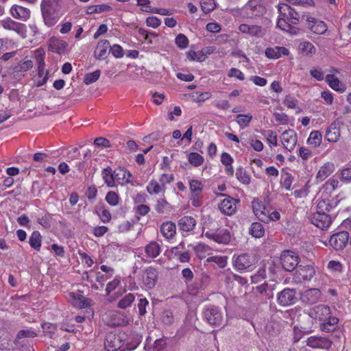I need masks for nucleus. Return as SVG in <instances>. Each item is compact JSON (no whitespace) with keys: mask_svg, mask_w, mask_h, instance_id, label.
<instances>
[{"mask_svg":"<svg viewBox=\"0 0 351 351\" xmlns=\"http://www.w3.org/2000/svg\"><path fill=\"white\" fill-rule=\"evenodd\" d=\"M274 289V286H269L266 282H264L263 284L256 287V291L258 292L260 294L265 295V297L267 298H273Z\"/></svg>","mask_w":351,"mask_h":351,"instance_id":"c03bdc74","label":"nucleus"},{"mask_svg":"<svg viewBox=\"0 0 351 351\" xmlns=\"http://www.w3.org/2000/svg\"><path fill=\"white\" fill-rule=\"evenodd\" d=\"M253 212L257 218L264 223H268V217H267L269 209L267 208L265 204L258 199H254L252 202Z\"/></svg>","mask_w":351,"mask_h":351,"instance_id":"2eb2a0df","label":"nucleus"},{"mask_svg":"<svg viewBox=\"0 0 351 351\" xmlns=\"http://www.w3.org/2000/svg\"><path fill=\"white\" fill-rule=\"evenodd\" d=\"M120 284V278L116 277L112 281L109 282L106 288V292L107 295H109L112 291H114Z\"/></svg>","mask_w":351,"mask_h":351,"instance_id":"0e129e2a","label":"nucleus"},{"mask_svg":"<svg viewBox=\"0 0 351 351\" xmlns=\"http://www.w3.org/2000/svg\"><path fill=\"white\" fill-rule=\"evenodd\" d=\"M101 176L104 182L108 187H113L114 186L116 178L114 176V171H112L110 167L104 169L101 171Z\"/></svg>","mask_w":351,"mask_h":351,"instance_id":"f704fd0d","label":"nucleus"},{"mask_svg":"<svg viewBox=\"0 0 351 351\" xmlns=\"http://www.w3.org/2000/svg\"><path fill=\"white\" fill-rule=\"evenodd\" d=\"M339 178L344 182H351V167H343L339 171Z\"/></svg>","mask_w":351,"mask_h":351,"instance_id":"5fc2aeb1","label":"nucleus"},{"mask_svg":"<svg viewBox=\"0 0 351 351\" xmlns=\"http://www.w3.org/2000/svg\"><path fill=\"white\" fill-rule=\"evenodd\" d=\"M0 23L4 29L12 30L17 33L23 32L25 27L24 24L16 22L10 18H7L1 21Z\"/></svg>","mask_w":351,"mask_h":351,"instance_id":"a878e982","label":"nucleus"},{"mask_svg":"<svg viewBox=\"0 0 351 351\" xmlns=\"http://www.w3.org/2000/svg\"><path fill=\"white\" fill-rule=\"evenodd\" d=\"M165 186H162L161 184H159L156 180H152L148 185L147 186V191L150 194H158L160 192L165 191Z\"/></svg>","mask_w":351,"mask_h":351,"instance_id":"4c0bfd02","label":"nucleus"},{"mask_svg":"<svg viewBox=\"0 0 351 351\" xmlns=\"http://www.w3.org/2000/svg\"><path fill=\"white\" fill-rule=\"evenodd\" d=\"M315 275V269L311 265H300L296 268L294 274V280L298 283L309 282Z\"/></svg>","mask_w":351,"mask_h":351,"instance_id":"39448f33","label":"nucleus"},{"mask_svg":"<svg viewBox=\"0 0 351 351\" xmlns=\"http://www.w3.org/2000/svg\"><path fill=\"white\" fill-rule=\"evenodd\" d=\"M195 226L196 221L191 216H184L181 217L178 222V229L182 232L183 235H184V232L187 234L188 232H191Z\"/></svg>","mask_w":351,"mask_h":351,"instance_id":"412c9836","label":"nucleus"},{"mask_svg":"<svg viewBox=\"0 0 351 351\" xmlns=\"http://www.w3.org/2000/svg\"><path fill=\"white\" fill-rule=\"evenodd\" d=\"M203 232L206 237L216 243L227 244L230 241L231 234L227 228H217L206 231L204 230Z\"/></svg>","mask_w":351,"mask_h":351,"instance_id":"423d86ee","label":"nucleus"},{"mask_svg":"<svg viewBox=\"0 0 351 351\" xmlns=\"http://www.w3.org/2000/svg\"><path fill=\"white\" fill-rule=\"evenodd\" d=\"M106 316L110 318L108 324L111 326H125L129 323L128 317L120 311H110L106 314Z\"/></svg>","mask_w":351,"mask_h":351,"instance_id":"ddd939ff","label":"nucleus"},{"mask_svg":"<svg viewBox=\"0 0 351 351\" xmlns=\"http://www.w3.org/2000/svg\"><path fill=\"white\" fill-rule=\"evenodd\" d=\"M201 8L204 13H208L215 8L214 0H202L201 1Z\"/></svg>","mask_w":351,"mask_h":351,"instance_id":"052dcab7","label":"nucleus"},{"mask_svg":"<svg viewBox=\"0 0 351 351\" xmlns=\"http://www.w3.org/2000/svg\"><path fill=\"white\" fill-rule=\"evenodd\" d=\"M293 180V177L291 174L287 172L283 176H282L280 186L282 188H285L287 191H290L291 189L292 182Z\"/></svg>","mask_w":351,"mask_h":351,"instance_id":"09e8293b","label":"nucleus"},{"mask_svg":"<svg viewBox=\"0 0 351 351\" xmlns=\"http://www.w3.org/2000/svg\"><path fill=\"white\" fill-rule=\"evenodd\" d=\"M278 10L280 16L277 27L291 34H296L298 29L295 27V25L298 24L300 21L298 13L287 3H279Z\"/></svg>","mask_w":351,"mask_h":351,"instance_id":"f03ea898","label":"nucleus"},{"mask_svg":"<svg viewBox=\"0 0 351 351\" xmlns=\"http://www.w3.org/2000/svg\"><path fill=\"white\" fill-rule=\"evenodd\" d=\"M249 233L255 238H261L265 234V229L261 223L254 222L249 228Z\"/></svg>","mask_w":351,"mask_h":351,"instance_id":"58836bf2","label":"nucleus"},{"mask_svg":"<svg viewBox=\"0 0 351 351\" xmlns=\"http://www.w3.org/2000/svg\"><path fill=\"white\" fill-rule=\"evenodd\" d=\"M51 217L49 214H45L42 217L37 218V222L45 228H49L51 227Z\"/></svg>","mask_w":351,"mask_h":351,"instance_id":"bf43d9fd","label":"nucleus"},{"mask_svg":"<svg viewBox=\"0 0 351 351\" xmlns=\"http://www.w3.org/2000/svg\"><path fill=\"white\" fill-rule=\"evenodd\" d=\"M332 206L327 201L322 199L318 202L315 213H326V212H329Z\"/></svg>","mask_w":351,"mask_h":351,"instance_id":"680f3d73","label":"nucleus"},{"mask_svg":"<svg viewBox=\"0 0 351 351\" xmlns=\"http://www.w3.org/2000/svg\"><path fill=\"white\" fill-rule=\"evenodd\" d=\"M189 188L191 191V195H202L203 184L197 180H191L189 181Z\"/></svg>","mask_w":351,"mask_h":351,"instance_id":"37998d69","label":"nucleus"},{"mask_svg":"<svg viewBox=\"0 0 351 351\" xmlns=\"http://www.w3.org/2000/svg\"><path fill=\"white\" fill-rule=\"evenodd\" d=\"M108 48H110V43L108 40L99 41L94 52L95 58L97 60L104 59L106 57Z\"/></svg>","mask_w":351,"mask_h":351,"instance_id":"bb28decb","label":"nucleus"},{"mask_svg":"<svg viewBox=\"0 0 351 351\" xmlns=\"http://www.w3.org/2000/svg\"><path fill=\"white\" fill-rule=\"evenodd\" d=\"M310 221L312 224L322 230L327 229L332 223L330 215L322 213H313L310 216Z\"/></svg>","mask_w":351,"mask_h":351,"instance_id":"f8f14e48","label":"nucleus"},{"mask_svg":"<svg viewBox=\"0 0 351 351\" xmlns=\"http://www.w3.org/2000/svg\"><path fill=\"white\" fill-rule=\"evenodd\" d=\"M239 29L243 34H248L251 36H262L264 34L263 29L261 26L255 25H247L245 23L241 24Z\"/></svg>","mask_w":351,"mask_h":351,"instance_id":"5701e85b","label":"nucleus"},{"mask_svg":"<svg viewBox=\"0 0 351 351\" xmlns=\"http://www.w3.org/2000/svg\"><path fill=\"white\" fill-rule=\"evenodd\" d=\"M41 242L40 233L37 230L34 231L29 239L30 246L34 250L39 251L41 246Z\"/></svg>","mask_w":351,"mask_h":351,"instance_id":"79ce46f5","label":"nucleus"},{"mask_svg":"<svg viewBox=\"0 0 351 351\" xmlns=\"http://www.w3.org/2000/svg\"><path fill=\"white\" fill-rule=\"evenodd\" d=\"M110 51L117 58H121L123 57L124 53L123 48L119 45H114L110 47Z\"/></svg>","mask_w":351,"mask_h":351,"instance_id":"69168bd1","label":"nucleus"},{"mask_svg":"<svg viewBox=\"0 0 351 351\" xmlns=\"http://www.w3.org/2000/svg\"><path fill=\"white\" fill-rule=\"evenodd\" d=\"M255 258L248 254H242L233 256V263L236 269L239 271H245L250 269L255 263Z\"/></svg>","mask_w":351,"mask_h":351,"instance_id":"1a4fd4ad","label":"nucleus"},{"mask_svg":"<svg viewBox=\"0 0 351 351\" xmlns=\"http://www.w3.org/2000/svg\"><path fill=\"white\" fill-rule=\"evenodd\" d=\"M300 257L298 254L291 250H284L280 256V263L282 268L287 271H292L298 267Z\"/></svg>","mask_w":351,"mask_h":351,"instance_id":"20e7f679","label":"nucleus"},{"mask_svg":"<svg viewBox=\"0 0 351 351\" xmlns=\"http://www.w3.org/2000/svg\"><path fill=\"white\" fill-rule=\"evenodd\" d=\"M38 337L37 332L33 328H24L19 330L14 341H23V339H34Z\"/></svg>","mask_w":351,"mask_h":351,"instance_id":"2f4dec72","label":"nucleus"},{"mask_svg":"<svg viewBox=\"0 0 351 351\" xmlns=\"http://www.w3.org/2000/svg\"><path fill=\"white\" fill-rule=\"evenodd\" d=\"M149 302L146 298H141L138 303V313L141 315L146 314V307L148 306Z\"/></svg>","mask_w":351,"mask_h":351,"instance_id":"338daca9","label":"nucleus"},{"mask_svg":"<svg viewBox=\"0 0 351 351\" xmlns=\"http://www.w3.org/2000/svg\"><path fill=\"white\" fill-rule=\"evenodd\" d=\"M298 49L305 56H311L316 52L315 46L308 41H304L300 43Z\"/></svg>","mask_w":351,"mask_h":351,"instance_id":"ea45409f","label":"nucleus"},{"mask_svg":"<svg viewBox=\"0 0 351 351\" xmlns=\"http://www.w3.org/2000/svg\"><path fill=\"white\" fill-rule=\"evenodd\" d=\"M219 195L226 197L219 205L220 211L224 215L230 216L235 213L237 210V204L239 201L224 193H221Z\"/></svg>","mask_w":351,"mask_h":351,"instance_id":"9d476101","label":"nucleus"},{"mask_svg":"<svg viewBox=\"0 0 351 351\" xmlns=\"http://www.w3.org/2000/svg\"><path fill=\"white\" fill-rule=\"evenodd\" d=\"M146 24L149 27L157 28L160 25L161 22L156 16H149L146 19Z\"/></svg>","mask_w":351,"mask_h":351,"instance_id":"774afa93","label":"nucleus"},{"mask_svg":"<svg viewBox=\"0 0 351 351\" xmlns=\"http://www.w3.org/2000/svg\"><path fill=\"white\" fill-rule=\"evenodd\" d=\"M14 343L20 351H36L32 341H27V343H24L23 341H14Z\"/></svg>","mask_w":351,"mask_h":351,"instance_id":"3c124183","label":"nucleus"},{"mask_svg":"<svg viewBox=\"0 0 351 351\" xmlns=\"http://www.w3.org/2000/svg\"><path fill=\"white\" fill-rule=\"evenodd\" d=\"M189 162L195 167L201 166L204 159L203 156L197 152H191L188 154Z\"/></svg>","mask_w":351,"mask_h":351,"instance_id":"a18cd8bd","label":"nucleus"},{"mask_svg":"<svg viewBox=\"0 0 351 351\" xmlns=\"http://www.w3.org/2000/svg\"><path fill=\"white\" fill-rule=\"evenodd\" d=\"M68 46V43L54 36L51 37L49 40V50L58 54L65 53Z\"/></svg>","mask_w":351,"mask_h":351,"instance_id":"4be33fe9","label":"nucleus"},{"mask_svg":"<svg viewBox=\"0 0 351 351\" xmlns=\"http://www.w3.org/2000/svg\"><path fill=\"white\" fill-rule=\"evenodd\" d=\"M207 262L215 263L221 268H223L227 265V257L221 256H213L207 258Z\"/></svg>","mask_w":351,"mask_h":351,"instance_id":"603ef678","label":"nucleus"},{"mask_svg":"<svg viewBox=\"0 0 351 351\" xmlns=\"http://www.w3.org/2000/svg\"><path fill=\"white\" fill-rule=\"evenodd\" d=\"M281 141L285 148L291 152L296 145L297 134L293 130H286L282 134Z\"/></svg>","mask_w":351,"mask_h":351,"instance_id":"4468645a","label":"nucleus"},{"mask_svg":"<svg viewBox=\"0 0 351 351\" xmlns=\"http://www.w3.org/2000/svg\"><path fill=\"white\" fill-rule=\"evenodd\" d=\"M135 300V295L134 293H128L125 294L117 304V306L121 309H125L130 306Z\"/></svg>","mask_w":351,"mask_h":351,"instance_id":"a19ab883","label":"nucleus"},{"mask_svg":"<svg viewBox=\"0 0 351 351\" xmlns=\"http://www.w3.org/2000/svg\"><path fill=\"white\" fill-rule=\"evenodd\" d=\"M245 10L248 14L254 16L262 15L265 13V8L258 2V0H250L245 6Z\"/></svg>","mask_w":351,"mask_h":351,"instance_id":"393cba45","label":"nucleus"},{"mask_svg":"<svg viewBox=\"0 0 351 351\" xmlns=\"http://www.w3.org/2000/svg\"><path fill=\"white\" fill-rule=\"evenodd\" d=\"M161 252L160 245L156 241H151L145 247L146 254L150 258L157 257Z\"/></svg>","mask_w":351,"mask_h":351,"instance_id":"c9c22d12","label":"nucleus"},{"mask_svg":"<svg viewBox=\"0 0 351 351\" xmlns=\"http://www.w3.org/2000/svg\"><path fill=\"white\" fill-rule=\"evenodd\" d=\"M306 23L308 28L316 34H324L328 29L327 25L324 21L311 16L307 17Z\"/></svg>","mask_w":351,"mask_h":351,"instance_id":"dca6fc26","label":"nucleus"},{"mask_svg":"<svg viewBox=\"0 0 351 351\" xmlns=\"http://www.w3.org/2000/svg\"><path fill=\"white\" fill-rule=\"evenodd\" d=\"M340 136V130L336 124L332 123L328 128L326 132V139L329 142H337Z\"/></svg>","mask_w":351,"mask_h":351,"instance_id":"473e14b6","label":"nucleus"},{"mask_svg":"<svg viewBox=\"0 0 351 351\" xmlns=\"http://www.w3.org/2000/svg\"><path fill=\"white\" fill-rule=\"evenodd\" d=\"M106 202L112 206H115L119 204V195L114 191H109L106 195Z\"/></svg>","mask_w":351,"mask_h":351,"instance_id":"13d9d810","label":"nucleus"},{"mask_svg":"<svg viewBox=\"0 0 351 351\" xmlns=\"http://www.w3.org/2000/svg\"><path fill=\"white\" fill-rule=\"evenodd\" d=\"M304 313L310 317L322 322L319 328L323 332H330L337 327L339 319L336 317L330 315V308L326 305L315 306L304 311Z\"/></svg>","mask_w":351,"mask_h":351,"instance_id":"f257e3e1","label":"nucleus"},{"mask_svg":"<svg viewBox=\"0 0 351 351\" xmlns=\"http://www.w3.org/2000/svg\"><path fill=\"white\" fill-rule=\"evenodd\" d=\"M100 75H101V71L99 70H96L92 73H87L84 76V82L86 85L93 84L98 80Z\"/></svg>","mask_w":351,"mask_h":351,"instance_id":"8fccbe9b","label":"nucleus"},{"mask_svg":"<svg viewBox=\"0 0 351 351\" xmlns=\"http://www.w3.org/2000/svg\"><path fill=\"white\" fill-rule=\"evenodd\" d=\"M169 206V204L165 199H160L157 201L155 209L158 213H165Z\"/></svg>","mask_w":351,"mask_h":351,"instance_id":"6e6d98bb","label":"nucleus"},{"mask_svg":"<svg viewBox=\"0 0 351 351\" xmlns=\"http://www.w3.org/2000/svg\"><path fill=\"white\" fill-rule=\"evenodd\" d=\"M42 16L45 24L48 27L55 25L59 20V16L56 10L43 12H42Z\"/></svg>","mask_w":351,"mask_h":351,"instance_id":"72a5a7b5","label":"nucleus"},{"mask_svg":"<svg viewBox=\"0 0 351 351\" xmlns=\"http://www.w3.org/2000/svg\"><path fill=\"white\" fill-rule=\"evenodd\" d=\"M298 301L295 289L285 288L276 295L278 304L282 307H287L295 304Z\"/></svg>","mask_w":351,"mask_h":351,"instance_id":"7ed1b4c3","label":"nucleus"},{"mask_svg":"<svg viewBox=\"0 0 351 351\" xmlns=\"http://www.w3.org/2000/svg\"><path fill=\"white\" fill-rule=\"evenodd\" d=\"M10 14L14 18L22 21H27L30 16V11L29 9L16 5H14L11 7Z\"/></svg>","mask_w":351,"mask_h":351,"instance_id":"b1692460","label":"nucleus"},{"mask_svg":"<svg viewBox=\"0 0 351 351\" xmlns=\"http://www.w3.org/2000/svg\"><path fill=\"white\" fill-rule=\"evenodd\" d=\"M308 346L314 349L328 350L332 346L331 340L326 337L311 336L306 340Z\"/></svg>","mask_w":351,"mask_h":351,"instance_id":"9b49d317","label":"nucleus"},{"mask_svg":"<svg viewBox=\"0 0 351 351\" xmlns=\"http://www.w3.org/2000/svg\"><path fill=\"white\" fill-rule=\"evenodd\" d=\"M160 232L166 239L173 238L176 232V226L172 221L164 222L160 226Z\"/></svg>","mask_w":351,"mask_h":351,"instance_id":"c756f323","label":"nucleus"},{"mask_svg":"<svg viewBox=\"0 0 351 351\" xmlns=\"http://www.w3.org/2000/svg\"><path fill=\"white\" fill-rule=\"evenodd\" d=\"M252 120V116L250 114H239L236 116V121L241 129H244Z\"/></svg>","mask_w":351,"mask_h":351,"instance_id":"49530a36","label":"nucleus"},{"mask_svg":"<svg viewBox=\"0 0 351 351\" xmlns=\"http://www.w3.org/2000/svg\"><path fill=\"white\" fill-rule=\"evenodd\" d=\"M236 177L239 182L244 184H248L250 182V176L242 167H239L237 169Z\"/></svg>","mask_w":351,"mask_h":351,"instance_id":"de8ad7c7","label":"nucleus"},{"mask_svg":"<svg viewBox=\"0 0 351 351\" xmlns=\"http://www.w3.org/2000/svg\"><path fill=\"white\" fill-rule=\"evenodd\" d=\"M335 171V165L332 162H328L322 166L318 171L316 179L319 181L324 180Z\"/></svg>","mask_w":351,"mask_h":351,"instance_id":"c85d7f7f","label":"nucleus"},{"mask_svg":"<svg viewBox=\"0 0 351 351\" xmlns=\"http://www.w3.org/2000/svg\"><path fill=\"white\" fill-rule=\"evenodd\" d=\"M326 82L328 83L329 86L333 90L338 91L339 93L344 92L346 88L343 84H342L339 79L335 77L334 75L328 74L325 77Z\"/></svg>","mask_w":351,"mask_h":351,"instance_id":"7c9ffc66","label":"nucleus"},{"mask_svg":"<svg viewBox=\"0 0 351 351\" xmlns=\"http://www.w3.org/2000/svg\"><path fill=\"white\" fill-rule=\"evenodd\" d=\"M288 54L289 49L284 47H269L265 50V56L271 59H278L282 55L287 56Z\"/></svg>","mask_w":351,"mask_h":351,"instance_id":"cd10ccee","label":"nucleus"},{"mask_svg":"<svg viewBox=\"0 0 351 351\" xmlns=\"http://www.w3.org/2000/svg\"><path fill=\"white\" fill-rule=\"evenodd\" d=\"M350 237L348 231L342 230L332 234L328 240V245L335 250H341L347 245Z\"/></svg>","mask_w":351,"mask_h":351,"instance_id":"6e6552de","label":"nucleus"},{"mask_svg":"<svg viewBox=\"0 0 351 351\" xmlns=\"http://www.w3.org/2000/svg\"><path fill=\"white\" fill-rule=\"evenodd\" d=\"M121 346L122 341L119 336L112 332L107 334L104 341L106 351H117Z\"/></svg>","mask_w":351,"mask_h":351,"instance_id":"f3484780","label":"nucleus"},{"mask_svg":"<svg viewBox=\"0 0 351 351\" xmlns=\"http://www.w3.org/2000/svg\"><path fill=\"white\" fill-rule=\"evenodd\" d=\"M116 180L121 185L132 184L133 185L132 174L125 168L119 167L114 171Z\"/></svg>","mask_w":351,"mask_h":351,"instance_id":"6ab92c4d","label":"nucleus"},{"mask_svg":"<svg viewBox=\"0 0 351 351\" xmlns=\"http://www.w3.org/2000/svg\"><path fill=\"white\" fill-rule=\"evenodd\" d=\"M321 291L318 289H309L306 290L301 296V300L306 304H313L319 302L321 298Z\"/></svg>","mask_w":351,"mask_h":351,"instance_id":"a211bd4d","label":"nucleus"},{"mask_svg":"<svg viewBox=\"0 0 351 351\" xmlns=\"http://www.w3.org/2000/svg\"><path fill=\"white\" fill-rule=\"evenodd\" d=\"M176 44L180 49H185L189 45V40L183 34H179L175 40Z\"/></svg>","mask_w":351,"mask_h":351,"instance_id":"4d7b16f0","label":"nucleus"},{"mask_svg":"<svg viewBox=\"0 0 351 351\" xmlns=\"http://www.w3.org/2000/svg\"><path fill=\"white\" fill-rule=\"evenodd\" d=\"M161 320L165 325H171L174 320L173 313L170 311H165L162 314Z\"/></svg>","mask_w":351,"mask_h":351,"instance_id":"e2e57ef3","label":"nucleus"},{"mask_svg":"<svg viewBox=\"0 0 351 351\" xmlns=\"http://www.w3.org/2000/svg\"><path fill=\"white\" fill-rule=\"evenodd\" d=\"M204 318L211 326H220L223 322V315L220 309L215 306H208L204 308Z\"/></svg>","mask_w":351,"mask_h":351,"instance_id":"0eeeda50","label":"nucleus"},{"mask_svg":"<svg viewBox=\"0 0 351 351\" xmlns=\"http://www.w3.org/2000/svg\"><path fill=\"white\" fill-rule=\"evenodd\" d=\"M322 141V135L319 131H312L307 139V144L313 147H317L320 145Z\"/></svg>","mask_w":351,"mask_h":351,"instance_id":"e433bc0d","label":"nucleus"},{"mask_svg":"<svg viewBox=\"0 0 351 351\" xmlns=\"http://www.w3.org/2000/svg\"><path fill=\"white\" fill-rule=\"evenodd\" d=\"M158 279V271L152 267L147 268L143 275V284L147 289H152L155 287Z\"/></svg>","mask_w":351,"mask_h":351,"instance_id":"aec40b11","label":"nucleus"},{"mask_svg":"<svg viewBox=\"0 0 351 351\" xmlns=\"http://www.w3.org/2000/svg\"><path fill=\"white\" fill-rule=\"evenodd\" d=\"M40 8L41 12L56 11L55 0H43Z\"/></svg>","mask_w":351,"mask_h":351,"instance_id":"864d4df0","label":"nucleus"}]
</instances>
